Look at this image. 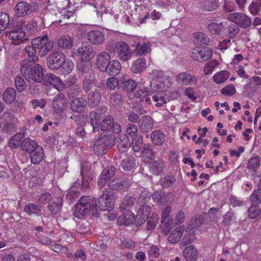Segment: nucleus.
<instances>
[{
  "mask_svg": "<svg viewBox=\"0 0 261 261\" xmlns=\"http://www.w3.org/2000/svg\"><path fill=\"white\" fill-rule=\"evenodd\" d=\"M20 71L29 81L40 83L43 81L45 76L42 67L39 64L31 65L28 59H24L21 61Z\"/></svg>",
  "mask_w": 261,
  "mask_h": 261,
  "instance_id": "1",
  "label": "nucleus"
},
{
  "mask_svg": "<svg viewBox=\"0 0 261 261\" xmlns=\"http://www.w3.org/2000/svg\"><path fill=\"white\" fill-rule=\"evenodd\" d=\"M97 203L96 199L87 196H82L74 206L73 215L79 219H83L89 215L91 211H96Z\"/></svg>",
  "mask_w": 261,
  "mask_h": 261,
  "instance_id": "2",
  "label": "nucleus"
},
{
  "mask_svg": "<svg viewBox=\"0 0 261 261\" xmlns=\"http://www.w3.org/2000/svg\"><path fill=\"white\" fill-rule=\"evenodd\" d=\"M151 75L153 79L150 86L156 92H166L171 86L170 79L164 76L161 71L153 70Z\"/></svg>",
  "mask_w": 261,
  "mask_h": 261,
  "instance_id": "3",
  "label": "nucleus"
},
{
  "mask_svg": "<svg viewBox=\"0 0 261 261\" xmlns=\"http://www.w3.org/2000/svg\"><path fill=\"white\" fill-rule=\"evenodd\" d=\"M138 132V128L136 125L129 123L126 125L125 134L117 135L116 136V142L117 147L120 151L125 152L129 145V140L128 135L129 136H136Z\"/></svg>",
  "mask_w": 261,
  "mask_h": 261,
  "instance_id": "4",
  "label": "nucleus"
},
{
  "mask_svg": "<svg viewBox=\"0 0 261 261\" xmlns=\"http://www.w3.org/2000/svg\"><path fill=\"white\" fill-rule=\"evenodd\" d=\"M31 44L36 48L37 53L40 57H44L54 46L53 42L49 40L47 35L33 39Z\"/></svg>",
  "mask_w": 261,
  "mask_h": 261,
  "instance_id": "5",
  "label": "nucleus"
},
{
  "mask_svg": "<svg viewBox=\"0 0 261 261\" xmlns=\"http://www.w3.org/2000/svg\"><path fill=\"white\" fill-rule=\"evenodd\" d=\"M72 55L77 56L81 62H89L95 56L93 47L87 42H82L76 49L72 51Z\"/></svg>",
  "mask_w": 261,
  "mask_h": 261,
  "instance_id": "6",
  "label": "nucleus"
},
{
  "mask_svg": "<svg viewBox=\"0 0 261 261\" xmlns=\"http://www.w3.org/2000/svg\"><path fill=\"white\" fill-rule=\"evenodd\" d=\"M107 49L116 54L117 57L122 61H126L130 59L132 50L129 46L124 41L117 42L114 47L111 48L110 46H107Z\"/></svg>",
  "mask_w": 261,
  "mask_h": 261,
  "instance_id": "7",
  "label": "nucleus"
},
{
  "mask_svg": "<svg viewBox=\"0 0 261 261\" xmlns=\"http://www.w3.org/2000/svg\"><path fill=\"white\" fill-rule=\"evenodd\" d=\"M116 136H107L101 134L96 140L94 145V150L98 154L106 153L108 148L114 145L116 142Z\"/></svg>",
  "mask_w": 261,
  "mask_h": 261,
  "instance_id": "8",
  "label": "nucleus"
},
{
  "mask_svg": "<svg viewBox=\"0 0 261 261\" xmlns=\"http://www.w3.org/2000/svg\"><path fill=\"white\" fill-rule=\"evenodd\" d=\"M100 129L102 131L112 130V133L109 136H116L121 132V127L118 123H114L112 116H106L100 123Z\"/></svg>",
  "mask_w": 261,
  "mask_h": 261,
  "instance_id": "9",
  "label": "nucleus"
},
{
  "mask_svg": "<svg viewBox=\"0 0 261 261\" xmlns=\"http://www.w3.org/2000/svg\"><path fill=\"white\" fill-rule=\"evenodd\" d=\"M227 19L238 26L243 28H249L252 23L251 18L247 15L242 13L234 12L230 13L227 15Z\"/></svg>",
  "mask_w": 261,
  "mask_h": 261,
  "instance_id": "10",
  "label": "nucleus"
},
{
  "mask_svg": "<svg viewBox=\"0 0 261 261\" xmlns=\"http://www.w3.org/2000/svg\"><path fill=\"white\" fill-rule=\"evenodd\" d=\"M65 55L62 52L56 51L50 54L47 59V66L51 69H57L65 62Z\"/></svg>",
  "mask_w": 261,
  "mask_h": 261,
  "instance_id": "11",
  "label": "nucleus"
},
{
  "mask_svg": "<svg viewBox=\"0 0 261 261\" xmlns=\"http://www.w3.org/2000/svg\"><path fill=\"white\" fill-rule=\"evenodd\" d=\"M107 190H104L103 194L99 198V205L97 207L101 211L110 213L113 211L114 207L113 196L109 194Z\"/></svg>",
  "mask_w": 261,
  "mask_h": 261,
  "instance_id": "12",
  "label": "nucleus"
},
{
  "mask_svg": "<svg viewBox=\"0 0 261 261\" xmlns=\"http://www.w3.org/2000/svg\"><path fill=\"white\" fill-rule=\"evenodd\" d=\"M52 107L54 113L59 115L66 111L67 102L63 94L59 93L54 97Z\"/></svg>",
  "mask_w": 261,
  "mask_h": 261,
  "instance_id": "13",
  "label": "nucleus"
},
{
  "mask_svg": "<svg viewBox=\"0 0 261 261\" xmlns=\"http://www.w3.org/2000/svg\"><path fill=\"white\" fill-rule=\"evenodd\" d=\"M175 80L180 85L192 86L196 85L198 78L188 72H181L176 76Z\"/></svg>",
  "mask_w": 261,
  "mask_h": 261,
  "instance_id": "14",
  "label": "nucleus"
},
{
  "mask_svg": "<svg viewBox=\"0 0 261 261\" xmlns=\"http://www.w3.org/2000/svg\"><path fill=\"white\" fill-rule=\"evenodd\" d=\"M132 184L130 178L122 177L121 178H116L110 181L108 183V187L112 190H118L120 189H126Z\"/></svg>",
  "mask_w": 261,
  "mask_h": 261,
  "instance_id": "15",
  "label": "nucleus"
},
{
  "mask_svg": "<svg viewBox=\"0 0 261 261\" xmlns=\"http://www.w3.org/2000/svg\"><path fill=\"white\" fill-rule=\"evenodd\" d=\"M151 207L147 205H143L140 206L138 211L135 218V225L140 226L143 224L148 218L150 214Z\"/></svg>",
  "mask_w": 261,
  "mask_h": 261,
  "instance_id": "16",
  "label": "nucleus"
},
{
  "mask_svg": "<svg viewBox=\"0 0 261 261\" xmlns=\"http://www.w3.org/2000/svg\"><path fill=\"white\" fill-rule=\"evenodd\" d=\"M17 121V119L14 115L9 112H4L0 116V128H1L2 124L5 122L3 129L5 130H10L12 127V124Z\"/></svg>",
  "mask_w": 261,
  "mask_h": 261,
  "instance_id": "17",
  "label": "nucleus"
},
{
  "mask_svg": "<svg viewBox=\"0 0 261 261\" xmlns=\"http://www.w3.org/2000/svg\"><path fill=\"white\" fill-rule=\"evenodd\" d=\"M87 37L89 42L95 45L101 44L105 41V35L98 30H91L87 34Z\"/></svg>",
  "mask_w": 261,
  "mask_h": 261,
  "instance_id": "18",
  "label": "nucleus"
},
{
  "mask_svg": "<svg viewBox=\"0 0 261 261\" xmlns=\"http://www.w3.org/2000/svg\"><path fill=\"white\" fill-rule=\"evenodd\" d=\"M111 61V56L107 51H101L96 57V66L101 72L105 70Z\"/></svg>",
  "mask_w": 261,
  "mask_h": 261,
  "instance_id": "19",
  "label": "nucleus"
},
{
  "mask_svg": "<svg viewBox=\"0 0 261 261\" xmlns=\"http://www.w3.org/2000/svg\"><path fill=\"white\" fill-rule=\"evenodd\" d=\"M44 83L46 85H53L58 91L63 90L65 85L61 80L55 75L53 74H46L44 77Z\"/></svg>",
  "mask_w": 261,
  "mask_h": 261,
  "instance_id": "20",
  "label": "nucleus"
},
{
  "mask_svg": "<svg viewBox=\"0 0 261 261\" xmlns=\"http://www.w3.org/2000/svg\"><path fill=\"white\" fill-rule=\"evenodd\" d=\"M9 38L15 44H19L25 40V33L22 28H15L9 33Z\"/></svg>",
  "mask_w": 261,
  "mask_h": 261,
  "instance_id": "21",
  "label": "nucleus"
},
{
  "mask_svg": "<svg viewBox=\"0 0 261 261\" xmlns=\"http://www.w3.org/2000/svg\"><path fill=\"white\" fill-rule=\"evenodd\" d=\"M30 10V4L25 2L21 1L18 3L14 7V15L17 17H23L29 14Z\"/></svg>",
  "mask_w": 261,
  "mask_h": 261,
  "instance_id": "22",
  "label": "nucleus"
},
{
  "mask_svg": "<svg viewBox=\"0 0 261 261\" xmlns=\"http://www.w3.org/2000/svg\"><path fill=\"white\" fill-rule=\"evenodd\" d=\"M106 68V69L104 70L102 72H106L110 75H115L119 73L121 66L118 61L113 60L110 61Z\"/></svg>",
  "mask_w": 261,
  "mask_h": 261,
  "instance_id": "23",
  "label": "nucleus"
},
{
  "mask_svg": "<svg viewBox=\"0 0 261 261\" xmlns=\"http://www.w3.org/2000/svg\"><path fill=\"white\" fill-rule=\"evenodd\" d=\"M153 125L152 119L148 116H143L140 121L139 127L142 132H149L152 129Z\"/></svg>",
  "mask_w": 261,
  "mask_h": 261,
  "instance_id": "24",
  "label": "nucleus"
},
{
  "mask_svg": "<svg viewBox=\"0 0 261 261\" xmlns=\"http://www.w3.org/2000/svg\"><path fill=\"white\" fill-rule=\"evenodd\" d=\"M73 39L69 35L61 37L57 41V46L63 50H67L73 46Z\"/></svg>",
  "mask_w": 261,
  "mask_h": 261,
  "instance_id": "25",
  "label": "nucleus"
},
{
  "mask_svg": "<svg viewBox=\"0 0 261 261\" xmlns=\"http://www.w3.org/2000/svg\"><path fill=\"white\" fill-rule=\"evenodd\" d=\"M136 201V198L134 196L126 195L120 205V211L121 212H123L124 211L129 212V210L133 207Z\"/></svg>",
  "mask_w": 261,
  "mask_h": 261,
  "instance_id": "26",
  "label": "nucleus"
},
{
  "mask_svg": "<svg viewBox=\"0 0 261 261\" xmlns=\"http://www.w3.org/2000/svg\"><path fill=\"white\" fill-rule=\"evenodd\" d=\"M63 205V200L61 197L54 199L48 204L47 207L50 213L56 215L60 212Z\"/></svg>",
  "mask_w": 261,
  "mask_h": 261,
  "instance_id": "27",
  "label": "nucleus"
},
{
  "mask_svg": "<svg viewBox=\"0 0 261 261\" xmlns=\"http://www.w3.org/2000/svg\"><path fill=\"white\" fill-rule=\"evenodd\" d=\"M151 44L147 41H140L136 44L135 53L137 55H145L151 51Z\"/></svg>",
  "mask_w": 261,
  "mask_h": 261,
  "instance_id": "28",
  "label": "nucleus"
},
{
  "mask_svg": "<svg viewBox=\"0 0 261 261\" xmlns=\"http://www.w3.org/2000/svg\"><path fill=\"white\" fill-rule=\"evenodd\" d=\"M31 163H40L44 157V150L40 146L30 153Z\"/></svg>",
  "mask_w": 261,
  "mask_h": 261,
  "instance_id": "29",
  "label": "nucleus"
},
{
  "mask_svg": "<svg viewBox=\"0 0 261 261\" xmlns=\"http://www.w3.org/2000/svg\"><path fill=\"white\" fill-rule=\"evenodd\" d=\"M86 106L87 101L83 97L73 99L70 105L71 110L76 112H81Z\"/></svg>",
  "mask_w": 261,
  "mask_h": 261,
  "instance_id": "30",
  "label": "nucleus"
},
{
  "mask_svg": "<svg viewBox=\"0 0 261 261\" xmlns=\"http://www.w3.org/2000/svg\"><path fill=\"white\" fill-rule=\"evenodd\" d=\"M192 41L196 45H206L210 41L209 38L203 33H196L193 34Z\"/></svg>",
  "mask_w": 261,
  "mask_h": 261,
  "instance_id": "31",
  "label": "nucleus"
},
{
  "mask_svg": "<svg viewBox=\"0 0 261 261\" xmlns=\"http://www.w3.org/2000/svg\"><path fill=\"white\" fill-rule=\"evenodd\" d=\"M147 67L145 60L143 58H139L132 64V70L133 72L138 73L142 72Z\"/></svg>",
  "mask_w": 261,
  "mask_h": 261,
  "instance_id": "32",
  "label": "nucleus"
},
{
  "mask_svg": "<svg viewBox=\"0 0 261 261\" xmlns=\"http://www.w3.org/2000/svg\"><path fill=\"white\" fill-rule=\"evenodd\" d=\"M38 146H39L37 145L35 141L29 138L25 139L20 145V148L22 150L29 152L30 153Z\"/></svg>",
  "mask_w": 261,
  "mask_h": 261,
  "instance_id": "33",
  "label": "nucleus"
},
{
  "mask_svg": "<svg viewBox=\"0 0 261 261\" xmlns=\"http://www.w3.org/2000/svg\"><path fill=\"white\" fill-rule=\"evenodd\" d=\"M16 92L14 89L9 88L3 93V99L7 104L12 103L16 99Z\"/></svg>",
  "mask_w": 261,
  "mask_h": 261,
  "instance_id": "34",
  "label": "nucleus"
},
{
  "mask_svg": "<svg viewBox=\"0 0 261 261\" xmlns=\"http://www.w3.org/2000/svg\"><path fill=\"white\" fill-rule=\"evenodd\" d=\"M184 231V227L182 226H180L176 227L171 233L170 236L168 237V241L171 243L173 244L179 241Z\"/></svg>",
  "mask_w": 261,
  "mask_h": 261,
  "instance_id": "35",
  "label": "nucleus"
},
{
  "mask_svg": "<svg viewBox=\"0 0 261 261\" xmlns=\"http://www.w3.org/2000/svg\"><path fill=\"white\" fill-rule=\"evenodd\" d=\"M183 254L187 261H194L197 257V251L193 246H190L184 249Z\"/></svg>",
  "mask_w": 261,
  "mask_h": 261,
  "instance_id": "36",
  "label": "nucleus"
},
{
  "mask_svg": "<svg viewBox=\"0 0 261 261\" xmlns=\"http://www.w3.org/2000/svg\"><path fill=\"white\" fill-rule=\"evenodd\" d=\"M229 72L227 70H222L216 73L213 76V81L217 84L225 82L229 77Z\"/></svg>",
  "mask_w": 261,
  "mask_h": 261,
  "instance_id": "37",
  "label": "nucleus"
},
{
  "mask_svg": "<svg viewBox=\"0 0 261 261\" xmlns=\"http://www.w3.org/2000/svg\"><path fill=\"white\" fill-rule=\"evenodd\" d=\"M151 139L153 144L160 145L164 141L165 135L162 132L155 130L151 133Z\"/></svg>",
  "mask_w": 261,
  "mask_h": 261,
  "instance_id": "38",
  "label": "nucleus"
},
{
  "mask_svg": "<svg viewBox=\"0 0 261 261\" xmlns=\"http://www.w3.org/2000/svg\"><path fill=\"white\" fill-rule=\"evenodd\" d=\"M24 211L29 215L35 214L40 215L41 211V208L37 204L33 203H30L24 207Z\"/></svg>",
  "mask_w": 261,
  "mask_h": 261,
  "instance_id": "39",
  "label": "nucleus"
},
{
  "mask_svg": "<svg viewBox=\"0 0 261 261\" xmlns=\"http://www.w3.org/2000/svg\"><path fill=\"white\" fill-rule=\"evenodd\" d=\"M24 137L23 134L21 133H16L11 137L9 142V145L11 148H17Z\"/></svg>",
  "mask_w": 261,
  "mask_h": 261,
  "instance_id": "40",
  "label": "nucleus"
},
{
  "mask_svg": "<svg viewBox=\"0 0 261 261\" xmlns=\"http://www.w3.org/2000/svg\"><path fill=\"white\" fill-rule=\"evenodd\" d=\"M132 149L135 152H138L141 149L143 145V139L141 135H136L132 139Z\"/></svg>",
  "mask_w": 261,
  "mask_h": 261,
  "instance_id": "41",
  "label": "nucleus"
},
{
  "mask_svg": "<svg viewBox=\"0 0 261 261\" xmlns=\"http://www.w3.org/2000/svg\"><path fill=\"white\" fill-rule=\"evenodd\" d=\"M153 100L156 103V107H161L167 102L166 92H157L152 96Z\"/></svg>",
  "mask_w": 261,
  "mask_h": 261,
  "instance_id": "42",
  "label": "nucleus"
},
{
  "mask_svg": "<svg viewBox=\"0 0 261 261\" xmlns=\"http://www.w3.org/2000/svg\"><path fill=\"white\" fill-rule=\"evenodd\" d=\"M90 118L91 125L93 127V131L96 132L99 129L100 116L95 112H92L90 114Z\"/></svg>",
  "mask_w": 261,
  "mask_h": 261,
  "instance_id": "43",
  "label": "nucleus"
},
{
  "mask_svg": "<svg viewBox=\"0 0 261 261\" xmlns=\"http://www.w3.org/2000/svg\"><path fill=\"white\" fill-rule=\"evenodd\" d=\"M260 213V208L259 205L251 203V206L248 208L247 214L249 218L255 219Z\"/></svg>",
  "mask_w": 261,
  "mask_h": 261,
  "instance_id": "44",
  "label": "nucleus"
},
{
  "mask_svg": "<svg viewBox=\"0 0 261 261\" xmlns=\"http://www.w3.org/2000/svg\"><path fill=\"white\" fill-rule=\"evenodd\" d=\"M37 52L36 48L33 45H29L25 47L23 50L24 54L30 57H33L32 61L36 62L38 60V57L37 56H35V54Z\"/></svg>",
  "mask_w": 261,
  "mask_h": 261,
  "instance_id": "45",
  "label": "nucleus"
},
{
  "mask_svg": "<svg viewBox=\"0 0 261 261\" xmlns=\"http://www.w3.org/2000/svg\"><path fill=\"white\" fill-rule=\"evenodd\" d=\"M176 178L174 175H166L161 180V185L164 188L171 187L175 182Z\"/></svg>",
  "mask_w": 261,
  "mask_h": 261,
  "instance_id": "46",
  "label": "nucleus"
},
{
  "mask_svg": "<svg viewBox=\"0 0 261 261\" xmlns=\"http://www.w3.org/2000/svg\"><path fill=\"white\" fill-rule=\"evenodd\" d=\"M141 157L145 162H150L154 158V152L152 148H144L141 152Z\"/></svg>",
  "mask_w": 261,
  "mask_h": 261,
  "instance_id": "47",
  "label": "nucleus"
},
{
  "mask_svg": "<svg viewBox=\"0 0 261 261\" xmlns=\"http://www.w3.org/2000/svg\"><path fill=\"white\" fill-rule=\"evenodd\" d=\"M219 63L216 60H213L208 62L205 64L203 68V72L205 75L211 74L214 71L215 69L218 65Z\"/></svg>",
  "mask_w": 261,
  "mask_h": 261,
  "instance_id": "48",
  "label": "nucleus"
},
{
  "mask_svg": "<svg viewBox=\"0 0 261 261\" xmlns=\"http://www.w3.org/2000/svg\"><path fill=\"white\" fill-rule=\"evenodd\" d=\"M204 218L201 215H197L192 218L190 220V226L192 228H197L204 222Z\"/></svg>",
  "mask_w": 261,
  "mask_h": 261,
  "instance_id": "49",
  "label": "nucleus"
},
{
  "mask_svg": "<svg viewBox=\"0 0 261 261\" xmlns=\"http://www.w3.org/2000/svg\"><path fill=\"white\" fill-rule=\"evenodd\" d=\"M152 194L147 191H143L140 194L137 203L139 205H144V203L149 201L151 197Z\"/></svg>",
  "mask_w": 261,
  "mask_h": 261,
  "instance_id": "50",
  "label": "nucleus"
},
{
  "mask_svg": "<svg viewBox=\"0 0 261 261\" xmlns=\"http://www.w3.org/2000/svg\"><path fill=\"white\" fill-rule=\"evenodd\" d=\"M223 28L222 23L212 22L207 26V29L211 34L213 35L219 34Z\"/></svg>",
  "mask_w": 261,
  "mask_h": 261,
  "instance_id": "51",
  "label": "nucleus"
},
{
  "mask_svg": "<svg viewBox=\"0 0 261 261\" xmlns=\"http://www.w3.org/2000/svg\"><path fill=\"white\" fill-rule=\"evenodd\" d=\"M74 68V64L71 60H66L61 66V70L63 74H68L70 73Z\"/></svg>",
  "mask_w": 261,
  "mask_h": 261,
  "instance_id": "52",
  "label": "nucleus"
},
{
  "mask_svg": "<svg viewBox=\"0 0 261 261\" xmlns=\"http://www.w3.org/2000/svg\"><path fill=\"white\" fill-rule=\"evenodd\" d=\"M100 98V94L97 92H93L92 94H90L88 97L89 105L91 107L96 106L98 104Z\"/></svg>",
  "mask_w": 261,
  "mask_h": 261,
  "instance_id": "53",
  "label": "nucleus"
},
{
  "mask_svg": "<svg viewBox=\"0 0 261 261\" xmlns=\"http://www.w3.org/2000/svg\"><path fill=\"white\" fill-rule=\"evenodd\" d=\"M172 210L171 207L169 205L164 206L162 210L161 223H167L170 220V213Z\"/></svg>",
  "mask_w": 261,
  "mask_h": 261,
  "instance_id": "54",
  "label": "nucleus"
},
{
  "mask_svg": "<svg viewBox=\"0 0 261 261\" xmlns=\"http://www.w3.org/2000/svg\"><path fill=\"white\" fill-rule=\"evenodd\" d=\"M251 203L259 205L261 202V190L258 188L254 190L249 197Z\"/></svg>",
  "mask_w": 261,
  "mask_h": 261,
  "instance_id": "55",
  "label": "nucleus"
},
{
  "mask_svg": "<svg viewBox=\"0 0 261 261\" xmlns=\"http://www.w3.org/2000/svg\"><path fill=\"white\" fill-rule=\"evenodd\" d=\"M15 84L16 88L19 92L23 91L27 87L25 82L23 78L20 76L16 77Z\"/></svg>",
  "mask_w": 261,
  "mask_h": 261,
  "instance_id": "56",
  "label": "nucleus"
},
{
  "mask_svg": "<svg viewBox=\"0 0 261 261\" xmlns=\"http://www.w3.org/2000/svg\"><path fill=\"white\" fill-rule=\"evenodd\" d=\"M148 220L147 222V229L150 230L155 228L158 221V215L156 213H152L151 216L148 217Z\"/></svg>",
  "mask_w": 261,
  "mask_h": 261,
  "instance_id": "57",
  "label": "nucleus"
},
{
  "mask_svg": "<svg viewBox=\"0 0 261 261\" xmlns=\"http://www.w3.org/2000/svg\"><path fill=\"white\" fill-rule=\"evenodd\" d=\"M115 171L116 168L115 167L112 165H109L104 168L101 172V174L102 176L106 177V178L110 179L114 175Z\"/></svg>",
  "mask_w": 261,
  "mask_h": 261,
  "instance_id": "58",
  "label": "nucleus"
},
{
  "mask_svg": "<svg viewBox=\"0 0 261 261\" xmlns=\"http://www.w3.org/2000/svg\"><path fill=\"white\" fill-rule=\"evenodd\" d=\"M162 164H147V167L149 168L151 173L154 175H159L161 173L163 170V166Z\"/></svg>",
  "mask_w": 261,
  "mask_h": 261,
  "instance_id": "59",
  "label": "nucleus"
},
{
  "mask_svg": "<svg viewBox=\"0 0 261 261\" xmlns=\"http://www.w3.org/2000/svg\"><path fill=\"white\" fill-rule=\"evenodd\" d=\"M235 220L236 216H234V213L231 211H228L224 216L222 222L225 225L228 226Z\"/></svg>",
  "mask_w": 261,
  "mask_h": 261,
  "instance_id": "60",
  "label": "nucleus"
},
{
  "mask_svg": "<svg viewBox=\"0 0 261 261\" xmlns=\"http://www.w3.org/2000/svg\"><path fill=\"white\" fill-rule=\"evenodd\" d=\"M202 61H206L212 58L213 54V50L208 47L201 48Z\"/></svg>",
  "mask_w": 261,
  "mask_h": 261,
  "instance_id": "61",
  "label": "nucleus"
},
{
  "mask_svg": "<svg viewBox=\"0 0 261 261\" xmlns=\"http://www.w3.org/2000/svg\"><path fill=\"white\" fill-rule=\"evenodd\" d=\"M201 48L195 47L192 50L191 56L195 61L202 62Z\"/></svg>",
  "mask_w": 261,
  "mask_h": 261,
  "instance_id": "62",
  "label": "nucleus"
},
{
  "mask_svg": "<svg viewBox=\"0 0 261 261\" xmlns=\"http://www.w3.org/2000/svg\"><path fill=\"white\" fill-rule=\"evenodd\" d=\"M221 93L225 96H232L236 93V89L233 85H229L224 87Z\"/></svg>",
  "mask_w": 261,
  "mask_h": 261,
  "instance_id": "63",
  "label": "nucleus"
},
{
  "mask_svg": "<svg viewBox=\"0 0 261 261\" xmlns=\"http://www.w3.org/2000/svg\"><path fill=\"white\" fill-rule=\"evenodd\" d=\"M122 219L123 221V223L126 225H128L130 224L134 223L135 224V218L134 214L129 213L128 214L122 215Z\"/></svg>",
  "mask_w": 261,
  "mask_h": 261,
  "instance_id": "64",
  "label": "nucleus"
}]
</instances>
